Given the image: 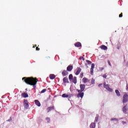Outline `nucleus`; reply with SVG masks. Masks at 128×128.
<instances>
[{
    "label": "nucleus",
    "mask_w": 128,
    "mask_h": 128,
    "mask_svg": "<svg viewBox=\"0 0 128 128\" xmlns=\"http://www.w3.org/2000/svg\"><path fill=\"white\" fill-rule=\"evenodd\" d=\"M124 62H126V60H124Z\"/></svg>",
    "instance_id": "nucleus-52"
},
{
    "label": "nucleus",
    "mask_w": 128,
    "mask_h": 128,
    "mask_svg": "<svg viewBox=\"0 0 128 128\" xmlns=\"http://www.w3.org/2000/svg\"><path fill=\"white\" fill-rule=\"evenodd\" d=\"M79 60H84V58L83 56H80L79 58Z\"/></svg>",
    "instance_id": "nucleus-36"
},
{
    "label": "nucleus",
    "mask_w": 128,
    "mask_h": 128,
    "mask_svg": "<svg viewBox=\"0 0 128 128\" xmlns=\"http://www.w3.org/2000/svg\"><path fill=\"white\" fill-rule=\"evenodd\" d=\"M94 82H96V80H94V78H92V80H91V84H94Z\"/></svg>",
    "instance_id": "nucleus-26"
},
{
    "label": "nucleus",
    "mask_w": 128,
    "mask_h": 128,
    "mask_svg": "<svg viewBox=\"0 0 128 128\" xmlns=\"http://www.w3.org/2000/svg\"><path fill=\"white\" fill-rule=\"evenodd\" d=\"M122 124H126V122H124V121H122Z\"/></svg>",
    "instance_id": "nucleus-41"
},
{
    "label": "nucleus",
    "mask_w": 128,
    "mask_h": 128,
    "mask_svg": "<svg viewBox=\"0 0 128 128\" xmlns=\"http://www.w3.org/2000/svg\"><path fill=\"white\" fill-rule=\"evenodd\" d=\"M126 66L127 67L128 66V62H127Z\"/></svg>",
    "instance_id": "nucleus-45"
},
{
    "label": "nucleus",
    "mask_w": 128,
    "mask_h": 128,
    "mask_svg": "<svg viewBox=\"0 0 128 128\" xmlns=\"http://www.w3.org/2000/svg\"><path fill=\"white\" fill-rule=\"evenodd\" d=\"M85 66H86V68H88V64H85Z\"/></svg>",
    "instance_id": "nucleus-40"
},
{
    "label": "nucleus",
    "mask_w": 128,
    "mask_h": 128,
    "mask_svg": "<svg viewBox=\"0 0 128 128\" xmlns=\"http://www.w3.org/2000/svg\"><path fill=\"white\" fill-rule=\"evenodd\" d=\"M36 50H40V48L36 47Z\"/></svg>",
    "instance_id": "nucleus-42"
},
{
    "label": "nucleus",
    "mask_w": 128,
    "mask_h": 128,
    "mask_svg": "<svg viewBox=\"0 0 128 128\" xmlns=\"http://www.w3.org/2000/svg\"><path fill=\"white\" fill-rule=\"evenodd\" d=\"M23 104H24V108L25 110L28 109L30 105L28 104V100H26V99L24 100Z\"/></svg>",
    "instance_id": "nucleus-2"
},
{
    "label": "nucleus",
    "mask_w": 128,
    "mask_h": 128,
    "mask_svg": "<svg viewBox=\"0 0 128 128\" xmlns=\"http://www.w3.org/2000/svg\"><path fill=\"white\" fill-rule=\"evenodd\" d=\"M94 64H92L91 66V69L94 70Z\"/></svg>",
    "instance_id": "nucleus-32"
},
{
    "label": "nucleus",
    "mask_w": 128,
    "mask_h": 128,
    "mask_svg": "<svg viewBox=\"0 0 128 128\" xmlns=\"http://www.w3.org/2000/svg\"><path fill=\"white\" fill-rule=\"evenodd\" d=\"M111 122H118V119L116 118H113L110 119Z\"/></svg>",
    "instance_id": "nucleus-22"
},
{
    "label": "nucleus",
    "mask_w": 128,
    "mask_h": 128,
    "mask_svg": "<svg viewBox=\"0 0 128 128\" xmlns=\"http://www.w3.org/2000/svg\"><path fill=\"white\" fill-rule=\"evenodd\" d=\"M128 110V104H124V107L122 108V112L125 114H126Z\"/></svg>",
    "instance_id": "nucleus-3"
},
{
    "label": "nucleus",
    "mask_w": 128,
    "mask_h": 128,
    "mask_svg": "<svg viewBox=\"0 0 128 128\" xmlns=\"http://www.w3.org/2000/svg\"><path fill=\"white\" fill-rule=\"evenodd\" d=\"M80 77L81 78H84V73L80 74Z\"/></svg>",
    "instance_id": "nucleus-35"
},
{
    "label": "nucleus",
    "mask_w": 128,
    "mask_h": 128,
    "mask_svg": "<svg viewBox=\"0 0 128 128\" xmlns=\"http://www.w3.org/2000/svg\"><path fill=\"white\" fill-rule=\"evenodd\" d=\"M62 74L63 76H68V70H64L62 72Z\"/></svg>",
    "instance_id": "nucleus-9"
},
{
    "label": "nucleus",
    "mask_w": 128,
    "mask_h": 128,
    "mask_svg": "<svg viewBox=\"0 0 128 128\" xmlns=\"http://www.w3.org/2000/svg\"><path fill=\"white\" fill-rule=\"evenodd\" d=\"M80 90L84 92V90L86 89V85L84 84H80Z\"/></svg>",
    "instance_id": "nucleus-11"
},
{
    "label": "nucleus",
    "mask_w": 128,
    "mask_h": 128,
    "mask_svg": "<svg viewBox=\"0 0 128 128\" xmlns=\"http://www.w3.org/2000/svg\"><path fill=\"white\" fill-rule=\"evenodd\" d=\"M84 92H82L77 94V98H84Z\"/></svg>",
    "instance_id": "nucleus-8"
},
{
    "label": "nucleus",
    "mask_w": 128,
    "mask_h": 128,
    "mask_svg": "<svg viewBox=\"0 0 128 128\" xmlns=\"http://www.w3.org/2000/svg\"><path fill=\"white\" fill-rule=\"evenodd\" d=\"M46 92V89H43L41 92L40 94H44V92Z\"/></svg>",
    "instance_id": "nucleus-27"
},
{
    "label": "nucleus",
    "mask_w": 128,
    "mask_h": 128,
    "mask_svg": "<svg viewBox=\"0 0 128 128\" xmlns=\"http://www.w3.org/2000/svg\"><path fill=\"white\" fill-rule=\"evenodd\" d=\"M80 72H82V68H80L79 67L78 68L75 74H76V76H78V74H80Z\"/></svg>",
    "instance_id": "nucleus-12"
},
{
    "label": "nucleus",
    "mask_w": 128,
    "mask_h": 128,
    "mask_svg": "<svg viewBox=\"0 0 128 128\" xmlns=\"http://www.w3.org/2000/svg\"><path fill=\"white\" fill-rule=\"evenodd\" d=\"M76 91L78 92V94H81L82 92V90L80 89V90H78V89H77L76 90Z\"/></svg>",
    "instance_id": "nucleus-29"
},
{
    "label": "nucleus",
    "mask_w": 128,
    "mask_h": 128,
    "mask_svg": "<svg viewBox=\"0 0 128 128\" xmlns=\"http://www.w3.org/2000/svg\"><path fill=\"white\" fill-rule=\"evenodd\" d=\"M46 120H47L48 124H50V118L48 117L46 118Z\"/></svg>",
    "instance_id": "nucleus-25"
},
{
    "label": "nucleus",
    "mask_w": 128,
    "mask_h": 128,
    "mask_svg": "<svg viewBox=\"0 0 128 128\" xmlns=\"http://www.w3.org/2000/svg\"><path fill=\"white\" fill-rule=\"evenodd\" d=\"M120 46H118L117 47L118 50H120Z\"/></svg>",
    "instance_id": "nucleus-44"
},
{
    "label": "nucleus",
    "mask_w": 128,
    "mask_h": 128,
    "mask_svg": "<svg viewBox=\"0 0 128 128\" xmlns=\"http://www.w3.org/2000/svg\"><path fill=\"white\" fill-rule=\"evenodd\" d=\"M72 82L74 84H76V82H78V80H76V76H74L73 78V79H72Z\"/></svg>",
    "instance_id": "nucleus-16"
},
{
    "label": "nucleus",
    "mask_w": 128,
    "mask_h": 128,
    "mask_svg": "<svg viewBox=\"0 0 128 128\" xmlns=\"http://www.w3.org/2000/svg\"><path fill=\"white\" fill-rule=\"evenodd\" d=\"M48 90H50V88H48Z\"/></svg>",
    "instance_id": "nucleus-48"
},
{
    "label": "nucleus",
    "mask_w": 128,
    "mask_h": 128,
    "mask_svg": "<svg viewBox=\"0 0 128 128\" xmlns=\"http://www.w3.org/2000/svg\"><path fill=\"white\" fill-rule=\"evenodd\" d=\"M12 117H10V118L8 120H7L6 122H12Z\"/></svg>",
    "instance_id": "nucleus-33"
},
{
    "label": "nucleus",
    "mask_w": 128,
    "mask_h": 128,
    "mask_svg": "<svg viewBox=\"0 0 128 128\" xmlns=\"http://www.w3.org/2000/svg\"><path fill=\"white\" fill-rule=\"evenodd\" d=\"M90 128H96V123L95 122H92L90 124Z\"/></svg>",
    "instance_id": "nucleus-21"
},
{
    "label": "nucleus",
    "mask_w": 128,
    "mask_h": 128,
    "mask_svg": "<svg viewBox=\"0 0 128 128\" xmlns=\"http://www.w3.org/2000/svg\"><path fill=\"white\" fill-rule=\"evenodd\" d=\"M102 86V84H100L98 85V86Z\"/></svg>",
    "instance_id": "nucleus-47"
},
{
    "label": "nucleus",
    "mask_w": 128,
    "mask_h": 128,
    "mask_svg": "<svg viewBox=\"0 0 128 128\" xmlns=\"http://www.w3.org/2000/svg\"><path fill=\"white\" fill-rule=\"evenodd\" d=\"M36 45H35V46H33V48H36Z\"/></svg>",
    "instance_id": "nucleus-49"
},
{
    "label": "nucleus",
    "mask_w": 128,
    "mask_h": 128,
    "mask_svg": "<svg viewBox=\"0 0 128 128\" xmlns=\"http://www.w3.org/2000/svg\"><path fill=\"white\" fill-rule=\"evenodd\" d=\"M86 62H87V64H92V62L90 60H86Z\"/></svg>",
    "instance_id": "nucleus-28"
},
{
    "label": "nucleus",
    "mask_w": 128,
    "mask_h": 128,
    "mask_svg": "<svg viewBox=\"0 0 128 128\" xmlns=\"http://www.w3.org/2000/svg\"><path fill=\"white\" fill-rule=\"evenodd\" d=\"M90 74H92V76L94 74V69H90Z\"/></svg>",
    "instance_id": "nucleus-31"
},
{
    "label": "nucleus",
    "mask_w": 128,
    "mask_h": 128,
    "mask_svg": "<svg viewBox=\"0 0 128 128\" xmlns=\"http://www.w3.org/2000/svg\"><path fill=\"white\" fill-rule=\"evenodd\" d=\"M22 80L26 84L30 86H32L34 89L36 90V84L38 82V80L34 78L33 77H24Z\"/></svg>",
    "instance_id": "nucleus-1"
},
{
    "label": "nucleus",
    "mask_w": 128,
    "mask_h": 128,
    "mask_svg": "<svg viewBox=\"0 0 128 128\" xmlns=\"http://www.w3.org/2000/svg\"><path fill=\"white\" fill-rule=\"evenodd\" d=\"M22 96L24 98H28V93H26V92L22 93Z\"/></svg>",
    "instance_id": "nucleus-13"
},
{
    "label": "nucleus",
    "mask_w": 128,
    "mask_h": 128,
    "mask_svg": "<svg viewBox=\"0 0 128 128\" xmlns=\"http://www.w3.org/2000/svg\"><path fill=\"white\" fill-rule=\"evenodd\" d=\"M74 44L76 48H80V46H82V43H80V42H77L75 43Z\"/></svg>",
    "instance_id": "nucleus-10"
},
{
    "label": "nucleus",
    "mask_w": 128,
    "mask_h": 128,
    "mask_svg": "<svg viewBox=\"0 0 128 128\" xmlns=\"http://www.w3.org/2000/svg\"><path fill=\"white\" fill-rule=\"evenodd\" d=\"M102 76H103V78H106L108 76H106V74H104Z\"/></svg>",
    "instance_id": "nucleus-37"
},
{
    "label": "nucleus",
    "mask_w": 128,
    "mask_h": 128,
    "mask_svg": "<svg viewBox=\"0 0 128 128\" xmlns=\"http://www.w3.org/2000/svg\"><path fill=\"white\" fill-rule=\"evenodd\" d=\"M115 92H116L117 96H120V92L118 90H115Z\"/></svg>",
    "instance_id": "nucleus-19"
},
{
    "label": "nucleus",
    "mask_w": 128,
    "mask_h": 128,
    "mask_svg": "<svg viewBox=\"0 0 128 128\" xmlns=\"http://www.w3.org/2000/svg\"><path fill=\"white\" fill-rule=\"evenodd\" d=\"M50 80H54V78H56V75L54 74H50Z\"/></svg>",
    "instance_id": "nucleus-17"
},
{
    "label": "nucleus",
    "mask_w": 128,
    "mask_h": 128,
    "mask_svg": "<svg viewBox=\"0 0 128 128\" xmlns=\"http://www.w3.org/2000/svg\"><path fill=\"white\" fill-rule=\"evenodd\" d=\"M101 70H104V68H101Z\"/></svg>",
    "instance_id": "nucleus-46"
},
{
    "label": "nucleus",
    "mask_w": 128,
    "mask_h": 128,
    "mask_svg": "<svg viewBox=\"0 0 128 128\" xmlns=\"http://www.w3.org/2000/svg\"><path fill=\"white\" fill-rule=\"evenodd\" d=\"M100 48L104 50H108V46L102 44L100 46Z\"/></svg>",
    "instance_id": "nucleus-14"
},
{
    "label": "nucleus",
    "mask_w": 128,
    "mask_h": 128,
    "mask_svg": "<svg viewBox=\"0 0 128 128\" xmlns=\"http://www.w3.org/2000/svg\"><path fill=\"white\" fill-rule=\"evenodd\" d=\"M26 90H28V88H26Z\"/></svg>",
    "instance_id": "nucleus-51"
},
{
    "label": "nucleus",
    "mask_w": 128,
    "mask_h": 128,
    "mask_svg": "<svg viewBox=\"0 0 128 128\" xmlns=\"http://www.w3.org/2000/svg\"><path fill=\"white\" fill-rule=\"evenodd\" d=\"M72 68H74V66L72 65H69L66 68V70L67 72H72Z\"/></svg>",
    "instance_id": "nucleus-6"
},
{
    "label": "nucleus",
    "mask_w": 128,
    "mask_h": 128,
    "mask_svg": "<svg viewBox=\"0 0 128 128\" xmlns=\"http://www.w3.org/2000/svg\"><path fill=\"white\" fill-rule=\"evenodd\" d=\"M95 120H98V114H96V116L95 118Z\"/></svg>",
    "instance_id": "nucleus-38"
},
{
    "label": "nucleus",
    "mask_w": 128,
    "mask_h": 128,
    "mask_svg": "<svg viewBox=\"0 0 128 128\" xmlns=\"http://www.w3.org/2000/svg\"><path fill=\"white\" fill-rule=\"evenodd\" d=\"M104 88H106V90H108V92H112V88H110V86H108V84H104Z\"/></svg>",
    "instance_id": "nucleus-5"
},
{
    "label": "nucleus",
    "mask_w": 128,
    "mask_h": 128,
    "mask_svg": "<svg viewBox=\"0 0 128 128\" xmlns=\"http://www.w3.org/2000/svg\"><path fill=\"white\" fill-rule=\"evenodd\" d=\"M34 102H35V104H36V106H40L41 104H40V101L38 100H34Z\"/></svg>",
    "instance_id": "nucleus-15"
},
{
    "label": "nucleus",
    "mask_w": 128,
    "mask_h": 128,
    "mask_svg": "<svg viewBox=\"0 0 128 128\" xmlns=\"http://www.w3.org/2000/svg\"><path fill=\"white\" fill-rule=\"evenodd\" d=\"M72 94H69L68 95V100H70V98H72Z\"/></svg>",
    "instance_id": "nucleus-30"
},
{
    "label": "nucleus",
    "mask_w": 128,
    "mask_h": 128,
    "mask_svg": "<svg viewBox=\"0 0 128 128\" xmlns=\"http://www.w3.org/2000/svg\"><path fill=\"white\" fill-rule=\"evenodd\" d=\"M108 64H109L110 66H112V64H110V62L109 60H108Z\"/></svg>",
    "instance_id": "nucleus-34"
},
{
    "label": "nucleus",
    "mask_w": 128,
    "mask_h": 128,
    "mask_svg": "<svg viewBox=\"0 0 128 128\" xmlns=\"http://www.w3.org/2000/svg\"><path fill=\"white\" fill-rule=\"evenodd\" d=\"M82 82H83L84 84H86V82H88V78H83Z\"/></svg>",
    "instance_id": "nucleus-23"
},
{
    "label": "nucleus",
    "mask_w": 128,
    "mask_h": 128,
    "mask_svg": "<svg viewBox=\"0 0 128 128\" xmlns=\"http://www.w3.org/2000/svg\"><path fill=\"white\" fill-rule=\"evenodd\" d=\"M68 94H62V98H68Z\"/></svg>",
    "instance_id": "nucleus-24"
},
{
    "label": "nucleus",
    "mask_w": 128,
    "mask_h": 128,
    "mask_svg": "<svg viewBox=\"0 0 128 128\" xmlns=\"http://www.w3.org/2000/svg\"><path fill=\"white\" fill-rule=\"evenodd\" d=\"M47 110H48V112H51V110H54V106H52V107H48Z\"/></svg>",
    "instance_id": "nucleus-18"
},
{
    "label": "nucleus",
    "mask_w": 128,
    "mask_h": 128,
    "mask_svg": "<svg viewBox=\"0 0 128 128\" xmlns=\"http://www.w3.org/2000/svg\"><path fill=\"white\" fill-rule=\"evenodd\" d=\"M62 80L64 84H70V82H68V77L64 78Z\"/></svg>",
    "instance_id": "nucleus-7"
},
{
    "label": "nucleus",
    "mask_w": 128,
    "mask_h": 128,
    "mask_svg": "<svg viewBox=\"0 0 128 128\" xmlns=\"http://www.w3.org/2000/svg\"><path fill=\"white\" fill-rule=\"evenodd\" d=\"M128 102V94H124L123 96V104H124Z\"/></svg>",
    "instance_id": "nucleus-4"
},
{
    "label": "nucleus",
    "mask_w": 128,
    "mask_h": 128,
    "mask_svg": "<svg viewBox=\"0 0 128 128\" xmlns=\"http://www.w3.org/2000/svg\"><path fill=\"white\" fill-rule=\"evenodd\" d=\"M98 120H96V119H95V120H94V122H98Z\"/></svg>",
    "instance_id": "nucleus-43"
},
{
    "label": "nucleus",
    "mask_w": 128,
    "mask_h": 128,
    "mask_svg": "<svg viewBox=\"0 0 128 128\" xmlns=\"http://www.w3.org/2000/svg\"><path fill=\"white\" fill-rule=\"evenodd\" d=\"M56 56H58V55H56Z\"/></svg>",
    "instance_id": "nucleus-50"
},
{
    "label": "nucleus",
    "mask_w": 128,
    "mask_h": 128,
    "mask_svg": "<svg viewBox=\"0 0 128 128\" xmlns=\"http://www.w3.org/2000/svg\"><path fill=\"white\" fill-rule=\"evenodd\" d=\"M74 76H72V74H70L68 76V78L70 82H72L73 80Z\"/></svg>",
    "instance_id": "nucleus-20"
},
{
    "label": "nucleus",
    "mask_w": 128,
    "mask_h": 128,
    "mask_svg": "<svg viewBox=\"0 0 128 128\" xmlns=\"http://www.w3.org/2000/svg\"><path fill=\"white\" fill-rule=\"evenodd\" d=\"M119 18H122V13L120 14Z\"/></svg>",
    "instance_id": "nucleus-39"
}]
</instances>
